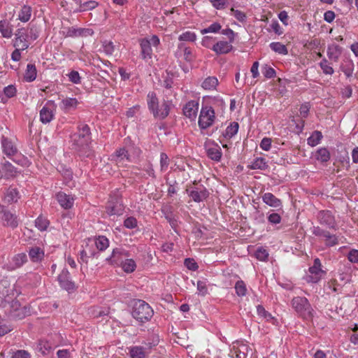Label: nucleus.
I'll return each instance as SVG.
<instances>
[{"label":"nucleus","mask_w":358,"mask_h":358,"mask_svg":"<svg viewBox=\"0 0 358 358\" xmlns=\"http://www.w3.org/2000/svg\"><path fill=\"white\" fill-rule=\"evenodd\" d=\"M178 39L181 41H194L196 40V35L191 31H186L179 36Z\"/></svg>","instance_id":"nucleus-52"},{"label":"nucleus","mask_w":358,"mask_h":358,"mask_svg":"<svg viewBox=\"0 0 358 358\" xmlns=\"http://www.w3.org/2000/svg\"><path fill=\"white\" fill-rule=\"evenodd\" d=\"M5 308V313L11 318L15 320H21L27 314L28 311L25 306H22L18 301H13L8 303L7 308Z\"/></svg>","instance_id":"nucleus-9"},{"label":"nucleus","mask_w":358,"mask_h":358,"mask_svg":"<svg viewBox=\"0 0 358 358\" xmlns=\"http://www.w3.org/2000/svg\"><path fill=\"white\" fill-rule=\"evenodd\" d=\"M49 224V220L47 218L43 217L42 215L38 216V218L35 220V226L40 231L46 230Z\"/></svg>","instance_id":"nucleus-44"},{"label":"nucleus","mask_w":358,"mask_h":358,"mask_svg":"<svg viewBox=\"0 0 358 358\" xmlns=\"http://www.w3.org/2000/svg\"><path fill=\"white\" fill-rule=\"evenodd\" d=\"M239 125L238 122H233L227 127L223 133L224 138H231L234 136L238 131Z\"/></svg>","instance_id":"nucleus-31"},{"label":"nucleus","mask_w":358,"mask_h":358,"mask_svg":"<svg viewBox=\"0 0 358 358\" xmlns=\"http://www.w3.org/2000/svg\"><path fill=\"white\" fill-rule=\"evenodd\" d=\"M231 12L233 13V15L235 17V18L243 22H245V20H246V15L245 14L241 11V10H235L234 8H231Z\"/></svg>","instance_id":"nucleus-59"},{"label":"nucleus","mask_w":358,"mask_h":358,"mask_svg":"<svg viewBox=\"0 0 358 358\" xmlns=\"http://www.w3.org/2000/svg\"><path fill=\"white\" fill-rule=\"evenodd\" d=\"M322 138V134L319 131H315L312 135L308 138V143L310 146L317 145Z\"/></svg>","instance_id":"nucleus-45"},{"label":"nucleus","mask_w":358,"mask_h":358,"mask_svg":"<svg viewBox=\"0 0 358 358\" xmlns=\"http://www.w3.org/2000/svg\"><path fill=\"white\" fill-rule=\"evenodd\" d=\"M178 48L180 49H183V57H184L185 60L189 62L194 59L195 57H194L191 48H187V47H184V45L182 43L178 45Z\"/></svg>","instance_id":"nucleus-46"},{"label":"nucleus","mask_w":358,"mask_h":358,"mask_svg":"<svg viewBox=\"0 0 358 358\" xmlns=\"http://www.w3.org/2000/svg\"><path fill=\"white\" fill-rule=\"evenodd\" d=\"M16 292L14 285L8 280L0 281V305L3 308H7L8 303L15 301Z\"/></svg>","instance_id":"nucleus-6"},{"label":"nucleus","mask_w":358,"mask_h":358,"mask_svg":"<svg viewBox=\"0 0 358 358\" xmlns=\"http://www.w3.org/2000/svg\"><path fill=\"white\" fill-rule=\"evenodd\" d=\"M14 46L24 50L29 47L27 41V34L24 29H18L15 34V39L14 41Z\"/></svg>","instance_id":"nucleus-18"},{"label":"nucleus","mask_w":358,"mask_h":358,"mask_svg":"<svg viewBox=\"0 0 358 358\" xmlns=\"http://www.w3.org/2000/svg\"><path fill=\"white\" fill-rule=\"evenodd\" d=\"M169 165V159L168 155L164 152H162L160 155L161 170L162 171L167 170Z\"/></svg>","instance_id":"nucleus-53"},{"label":"nucleus","mask_w":358,"mask_h":358,"mask_svg":"<svg viewBox=\"0 0 358 358\" xmlns=\"http://www.w3.org/2000/svg\"><path fill=\"white\" fill-rule=\"evenodd\" d=\"M262 200L266 204L273 208H278L282 205L281 201L270 192L265 193L262 196Z\"/></svg>","instance_id":"nucleus-24"},{"label":"nucleus","mask_w":358,"mask_h":358,"mask_svg":"<svg viewBox=\"0 0 358 358\" xmlns=\"http://www.w3.org/2000/svg\"><path fill=\"white\" fill-rule=\"evenodd\" d=\"M131 358H145V348L142 346H133L129 348Z\"/></svg>","instance_id":"nucleus-33"},{"label":"nucleus","mask_w":358,"mask_h":358,"mask_svg":"<svg viewBox=\"0 0 358 358\" xmlns=\"http://www.w3.org/2000/svg\"><path fill=\"white\" fill-rule=\"evenodd\" d=\"M38 350L43 354L46 355L51 349L50 345L47 342L41 341L38 344Z\"/></svg>","instance_id":"nucleus-60"},{"label":"nucleus","mask_w":358,"mask_h":358,"mask_svg":"<svg viewBox=\"0 0 358 358\" xmlns=\"http://www.w3.org/2000/svg\"><path fill=\"white\" fill-rule=\"evenodd\" d=\"M184 264H185V266L189 270H191V271H196L199 267L196 262L193 259H191V258L185 259Z\"/></svg>","instance_id":"nucleus-58"},{"label":"nucleus","mask_w":358,"mask_h":358,"mask_svg":"<svg viewBox=\"0 0 358 358\" xmlns=\"http://www.w3.org/2000/svg\"><path fill=\"white\" fill-rule=\"evenodd\" d=\"M341 52L342 48L337 44H332L328 47V57L334 62H336L338 59Z\"/></svg>","instance_id":"nucleus-26"},{"label":"nucleus","mask_w":358,"mask_h":358,"mask_svg":"<svg viewBox=\"0 0 358 358\" xmlns=\"http://www.w3.org/2000/svg\"><path fill=\"white\" fill-rule=\"evenodd\" d=\"M236 293L239 296H244L247 293V287L243 280H238L235 285Z\"/></svg>","instance_id":"nucleus-47"},{"label":"nucleus","mask_w":358,"mask_h":358,"mask_svg":"<svg viewBox=\"0 0 358 358\" xmlns=\"http://www.w3.org/2000/svg\"><path fill=\"white\" fill-rule=\"evenodd\" d=\"M55 105L53 101H48L40 111V120L44 123H49L54 117Z\"/></svg>","instance_id":"nucleus-13"},{"label":"nucleus","mask_w":358,"mask_h":358,"mask_svg":"<svg viewBox=\"0 0 358 358\" xmlns=\"http://www.w3.org/2000/svg\"><path fill=\"white\" fill-rule=\"evenodd\" d=\"M114 157L115 158V161L117 162H120L124 159H127V162H131V159L130 158V155L128 153V150H127L124 148H120L117 150Z\"/></svg>","instance_id":"nucleus-34"},{"label":"nucleus","mask_w":358,"mask_h":358,"mask_svg":"<svg viewBox=\"0 0 358 358\" xmlns=\"http://www.w3.org/2000/svg\"><path fill=\"white\" fill-rule=\"evenodd\" d=\"M37 71L35 64H28L24 73V79L27 82H32L36 78Z\"/></svg>","instance_id":"nucleus-29"},{"label":"nucleus","mask_w":358,"mask_h":358,"mask_svg":"<svg viewBox=\"0 0 358 358\" xmlns=\"http://www.w3.org/2000/svg\"><path fill=\"white\" fill-rule=\"evenodd\" d=\"M69 80L76 84H78L80 82V77L78 71H72L69 74Z\"/></svg>","instance_id":"nucleus-62"},{"label":"nucleus","mask_w":358,"mask_h":358,"mask_svg":"<svg viewBox=\"0 0 358 358\" xmlns=\"http://www.w3.org/2000/svg\"><path fill=\"white\" fill-rule=\"evenodd\" d=\"M189 196L195 202H201L208 197L209 193L203 185H197L194 183L187 189Z\"/></svg>","instance_id":"nucleus-10"},{"label":"nucleus","mask_w":358,"mask_h":358,"mask_svg":"<svg viewBox=\"0 0 358 358\" xmlns=\"http://www.w3.org/2000/svg\"><path fill=\"white\" fill-rule=\"evenodd\" d=\"M78 132L72 136L73 145L80 155L89 157L92 155L90 145L91 143V133L87 124H80Z\"/></svg>","instance_id":"nucleus-1"},{"label":"nucleus","mask_w":358,"mask_h":358,"mask_svg":"<svg viewBox=\"0 0 358 358\" xmlns=\"http://www.w3.org/2000/svg\"><path fill=\"white\" fill-rule=\"evenodd\" d=\"M218 85V80L215 77H208L202 83V87L205 90H214Z\"/></svg>","instance_id":"nucleus-39"},{"label":"nucleus","mask_w":358,"mask_h":358,"mask_svg":"<svg viewBox=\"0 0 358 358\" xmlns=\"http://www.w3.org/2000/svg\"><path fill=\"white\" fill-rule=\"evenodd\" d=\"M249 167L251 169L265 170L268 168V165L265 161V159L262 157H257L252 162Z\"/></svg>","instance_id":"nucleus-38"},{"label":"nucleus","mask_w":358,"mask_h":358,"mask_svg":"<svg viewBox=\"0 0 358 358\" xmlns=\"http://www.w3.org/2000/svg\"><path fill=\"white\" fill-rule=\"evenodd\" d=\"M182 110L185 117L194 120L199 110V103L194 100L189 101L185 105Z\"/></svg>","instance_id":"nucleus-17"},{"label":"nucleus","mask_w":358,"mask_h":358,"mask_svg":"<svg viewBox=\"0 0 358 358\" xmlns=\"http://www.w3.org/2000/svg\"><path fill=\"white\" fill-rule=\"evenodd\" d=\"M320 65L324 73L329 75H331L334 73V69L331 66H330L328 64V62L327 59H324L322 61H321Z\"/></svg>","instance_id":"nucleus-54"},{"label":"nucleus","mask_w":358,"mask_h":358,"mask_svg":"<svg viewBox=\"0 0 358 358\" xmlns=\"http://www.w3.org/2000/svg\"><path fill=\"white\" fill-rule=\"evenodd\" d=\"M317 217L319 222L321 224L324 225L329 229H336V223L334 217L331 212L324 210L320 211L318 213Z\"/></svg>","instance_id":"nucleus-14"},{"label":"nucleus","mask_w":358,"mask_h":358,"mask_svg":"<svg viewBox=\"0 0 358 358\" xmlns=\"http://www.w3.org/2000/svg\"><path fill=\"white\" fill-rule=\"evenodd\" d=\"M232 43L230 41H220L216 43L213 44L211 49L217 55H224L229 53L233 48L231 45Z\"/></svg>","instance_id":"nucleus-20"},{"label":"nucleus","mask_w":358,"mask_h":358,"mask_svg":"<svg viewBox=\"0 0 358 358\" xmlns=\"http://www.w3.org/2000/svg\"><path fill=\"white\" fill-rule=\"evenodd\" d=\"M215 119V110L211 106H202L199 117V126L201 129L210 127Z\"/></svg>","instance_id":"nucleus-7"},{"label":"nucleus","mask_w":358,"mask_h":358,"mask_svg":"<svg viewBox=\"0 0 358 358\" xmlns=\"http://www.w3.org/2000/svg\"><path fill=\"white\" fill-rule=\"evenodd\" d=\"M272 50L281 55H287L288 53L286 46L279 42H273L270 44Z\"/></svg>","instance_id":"nucleus-42"},{"label":"nucleus","mask_w":358,"mask_h":358,"mask_svg":"<svg viewBox=\"0 0 358 358\" xmlns=\"http://www.w3.org/2000/svg\"><path fill=\"white\" fill-rule=\"evenodd\" d=\"M122 268L126 273H132L135 271L136 264L132 259H127L124 261L120 262Z\"/></svg>","instance_id":"nucleus-36"},{"label":"nucleus","mask_w":358,"mask_h":358,"mask_svg":"<svg viewBox=\"0 0 358 358\" xmlns=\"http://www.w3.org/2000/svg\"><path fill=\"white\" fill-rule=\"evenodd\" d=\"M20 198L19 192L16 188L9 187L5 196V200L8 203L17 202Z\"/></svg>","instance_id":"nucleus-32"},{"label":"nucleus","mask_w":358,"mask_h":358,"mask_svg":"<svg viewBox=\"0 0 358 358\" xmlns=\"http://www.w3.org/2000/svg\"><path fill=\"white\" fill-rule=\"evenodd\" d=\"M124 226L128 229H134L137 227V220L134 217H129L124 220Z\"/></svg>","instance_id":"nucleus-56"},{"label":"nucleus","mask_w":358,"mask_h":358,"mask_svg":"<svg viewBox=\"0 0 358 358\" xmlns=\"http://www.w3.org/2000/svg\"><path fill=\"white\" fill-rule=\"evenodd\" d=\"M141 47V56L144 60H148L152 58V50L148 38H143L140 40Z\"/></svg>","instance_id":"nucleus-21"},{"label":"nucleus","mask_w":358,"mask_h":358,"mask_svg":"<svg viewBox=\"0 0 358 358\" xmlns=\"http://www.w3.org/2000/svg\"><path fill=\"white\" fill-rule=\"evenodd\" d=\"M59 283L61 287L69 292H73L76 289L73 281L71 280L70 273L66 268L62 270L58 278Z\"/></svg>","instance_id":"nucleus-12"},{"label":"nucleus","mask_w":358,"mask_h":358,"mask_svg":"<svg viewBox=\"0 0 358 358\" xmlns=\"http://www.w3.org/2000/svg\"><path fill=\"white\" fill-rule=\"evenodd\" d=\"M30 355L26 350H17L12 356V358H30Z\"/></svg>","instance_id":"nucleus-63"},{"label":"nucleus","mask_w":358,"mask_h":358,"mask_svg":"<svg viewBox=\"0 0 358 358\" xmlns=\"http://www.w3.org/2000/svg\"><path fill=\"white\" fill-rule=\"evenodd\" d=\"M95 245L100 251L105 250L109 245L108 239L103 236H99L95 240Z\"/></svg>","instance_id":"nucleus-41"},{"label":"nucleus","mask_w":358,"mask_h":358,"mask_svg":"<svg viewBox=\"0 0 358 358\" xmlns=\"http://www.w3.org/2000/svg\"><path fill=\"white\" fill-rule=\"evenodd\" d=\"M257 311L259 316H261L267 320H269L270 319L272 318L271 315L269 313H268L265 310V308L261 305H258L257 306Z\"/></svg>","instance_id":"nucleus-55"},{"label":"nucleus","mask_w":358,"mask_h":358,"mask_svg":"<svg viewBox=\"0 0 358 358\" xmlns=\"http://www.w3.org/2000/svg\"><path fill=\"white\" fill-rule=\"evenodd\" d=\"M80 6L79 11L89 10L95 8L98 6V3L95 1H89L82 3L80 0L76 1Z\"/></svg>","instance_id":"nucleus-43"},{"label":"nucleus","mask_w":358,"mask_h":358,"mask_svg":"<svg viewBox=\"0 0 358 358\" xmlns=\"http://www.w3.org/2000/svg\"><path fill=\"white\" fill-rule=\"evenodd\" d=\"M56 198L60 206L65 209H70L74 203V198L70 194L60 192L56 194Z\"/></svg>","instance_id":"nucleus-19"},{"label":"nucleus","mask_w":358,"mask_h":358,"mask_svg":"<svg viewBox=\"0 0 358 358\" xmlns=\"http://www.w3.org/2000/svg\"><path fill=\"white\" fill-rule=\"evenodd\" d=\"M0 32L5 38L11 37L12 30L6 21H0Z\"/></svg>","instance_id":"nucleus-48"},{"label":"nucleus","mask_w":358,"mask_h":358,"mask_svg":"<svg viewBox=\"0 0 358 358\" xmlns=\"http://www.w3.org/2000/svg\"><path fill=\"white\" fill-rule=\"evenodd\" d=\"M206 153L208 157L212 160L219 162L222 157L221 148L218 144L208 143L206 145Z\"/></svg>","instance_id":"nucleus-16"},{"label":"nucleus","mask_w":358,"mask_h":358,"mask_svg":"<svg viewBox=\"0 0 358 358\" xmlns=\"http://www.w3.org/2000/svg\"><path fill=\"white\" fill-rule=\"evenodd\" d=\"M31 15V8L29 6L24 5L22 6L20 13L19 19L24 22L29 20Z\"/></svg>","instance_id":"nucleus-37"},{"label":"nucleus","mask_w":358,"mask_h":358,"mask_svg":"<svg viewBox=\"0 0 358 358\" xmlns=\"http://www.w3.org/2000/svg\"><path fill=\"white\" fill-rule=\"evenodd\" d=\"M348 258L350 262L352 263H357L358 262V250H352L350 251Z\"/></svg>","instance_id":"nucleus-64"},{"label":"nucleus","mask_w":358,"mask_h":358,"mask_svg":"<svg viewBox=\"0 0 358 358\" xmlns=\"http://www.w3.org/2000/svg\"><path fill=\"white\" fill-rule=\"evenodd\" d=\"M3 170L5 171L7 177H14L17 173L16 169L8 162L3 164Z\"/></svg>","instance_id":"nucleus-50"},{"label":"nucleus","mask_w":358,"mask_h":358,"mask_svg":"<svg viewBox=\"0 0 358 358\" xmlns=\"http://www.w3.org/2000/svg\"><path fill=\"white\" fill-rule=\"evenodd\" d=\"M62 108L65 110L76 108L78 106V101L75 98H66L62 101Z\"/></svg>","instance_id":"nucleus-35"},{"label":"nucleus","mask_w":358,"mask_h":358,"mask_svg":"<svg viewBox=\"0 0 358 358\" xmlns=\"http://www.w3.org/2000/svg\"><path fill=\"white\" fill-rule=\"evenodd\" d=\"M222 27L220 23L218 22H214L212 24H210L207 28L203 29L201 30V33L202 34H205L207 33H217L221 29Z\"/></svg>","instance_id":"nucleus-49"},{"label":"nucleus","mask_w":358,"mask_h":358,"mask_svg":"<svg viewBox=\"0 0 358 358\" xmlns=\"http://www.w3.org/2000/svg\"><path fill=\"white\" fill-rule=\"evenodd\" d=\"M128 252L120 248H115L113 250L110 259H107L110 262L111 264H119L123 260L124 257H128Z\"/></svg>","instance_id":"nucleus-22"},{"label":"nucleus","mask_w":358,"mask_h":358,"mask_svg":"<svg viewBox=\"0 0 358 358\" xmlns=\"http://www.w3.org/2000/svg\"><path fill=\"white\" fill-rule=\"evenodd\" d=\"M312 233L316 236L323 237L324 243L327 247H332L338 243V238L336 235L330 234L329 231H326L320 227H313Z\"/></svg>","instance_id":"nucleus-11"},{"label":"nucleus","mask_w":358,"mask_h":358,"mask_svg":"<svg viewBox=\"0 0 358 358\" xmlns=\"http://www.w3.org/2000/svg\"><path fill=\"white\" fill-rule=\"evenodd\" d=\"M3 148V152L8 157L13 156L17 152L16 146L13 144L11 141L7 138H3L1 141Z\"/></svg>","instance_id":"nucleus-23"},{"label":"nucleus","mask_w":358,"mask_h":358,"mask_svg":"<svg viewBox=\"0 0 358 358\" xmlns=\"http://www.w3.org/2000/svg\"><path fill=\"white\" fill-rule=\"evenodd\" d=\"M90 31L88 29L69 27L67 29L66 36L67 37H78L89 34Z\"/></svg>","instance_id":"nucleus-28"},{"label":"nucleus","mask_w":358,"mask_h":358,"mask_svg":"<svg viewBox=\"0 0 358 358\" xmlns=\"http://www.w3.org/2000/svg\"><path fill=\"white\" fill-rule=\"evenodd\" d=\"M162 212L164 213L165 218L169 222L170 225L173 228L178 224V220L173 214V208L171 206H165L162 208Z\"/></svg>","instance_id":"nucleus-25"},{"label":"nucleus","mask_w":358,"mask_h":358,"mask_svg":"<svg viewBox=\"0 0 358 358\" xmlns=\"http://www.w3.org/2000/svg\"><path fill=\"white\" fill-rule=\"evenodd\" d=\"M153 315V310L143 300L134 302L132 310V316L141 322H145L151 319Z\"/></svg>","instance_id":"nucleus-4"},{"label":"nucleus","mask_w":358,"mask_h":358,"mask_svg":"<svg viewBox=\"0 0 358 358\" xmlns=\"http://www.w3.org/2000/svg\"><path fill=\"white\" fill-rule=\"evenodd\" d=\"M325 275L326 271L322 269L320 259L316 258L314 260L313 265L309 268V274L306 276V280L308 282L317 283Z\"/></svg>","instance_id":"nucleus-8"},{"label":"nucleus","mask_w":358,"mask_h":358,"mask_svg":"<svg viewBox=\"0 0 358 358\" xmlns=\"http://www.w3.org/2000/svg\"><path fill=\"white\" fill-rule=\"evenodd\" d=\"M316 159L322 162H327L330 159V152L325 148H320L316 152Z\"/></svg>","instance_id":"nucleus-40"},{"label":"nucleus","mask_w":358,"mask_h":358,"mask_svg":"<svg viewBox=\"0 0 358 358\" xmlns=\"http://www.w3.org/2000/svg\"><path fill=\"white\" fill-rule=\"evenodd\" d=\"M1 213H2L1 219L5 226L10 227L13 229L18 226V220L15 214L11 213L10 211L5 209L4 207L1 208Z\"/></svg>","instance_id":"nucleus-15"},{"label":"nucleus","mask_w":358,"mask_h":358,"mask_svg":"<svg viewBox=\"0 0 358 358\" xmlns=\"http://www.w3.org/2000/svg\"><path fill=\"white\" fill-rule=\"evenodd\" d=\"M148 107L155 118L165 119L170 113L171 101L164 100L159 105L158 98L154 92H150L147 95Z\"/></svg>","instance_id":"nucleus-2"},{"label":"nucleus","mask_w":358,"mask_h":358,"mask_svg":"<svg viewBox=\"0 0 358 358\" xmlns=\"http://www.w3.org/2000/svg\"><path fill=\"white\" fill-rule=\"evenodd\" d=\"M268 220L271 224H279L281 221V217L278 213H272L268 216Z\"/></svg>","instance_id":"nucleus-61"},{"label":"nucleus","mask_w":358,"mask_h":358,"mask_svg":"<svg viewBox=\"0 0 358 358\" xmlns=\"http://www.w3.org/2000/svg\"><path fill=\"white\" fill-rule=\"evenodd\" d=\"M16 92V88L13 85L6 87L3 90V92L8 98H12L15 96Z\"/></svg>","instance_id":"nucleus-57"},{"label":"nucleus","mask_w":358,"mask_h":358,"mask_svg":"<svg viewBox=\"0 0 358 358\" xmlns=\"http://www.w3.org/2000/svg\"><path fill=\"white\" fill-rule=\"evenodd\" d=\"M124 210L122 197L118 191L113 193L106 206V213L109 216L122 215Z\"/></svg>","instance_id":"nucleus-5"},{"label":"nucleus","mask_w":358,"mask_h":358,"mask_svg":"<svg viewBox=\"0 0 358 358\" xmlns=\"http://www.w3.org/2000/svg\"><path fill=\"white\" fill-rule=\"evenodd\" d=\"M29 256L34 262H41L44 257V252L39 247H33L29 249Z\"/></svg>","instance_id":"nucleus-27"},{"label":"nucleus","mask_w":358,"mask_h":358,"mask_svg":"<svg viewBox=\"0 0 358 358\" xmlns=\"http://www.w3.org/2000/svg\"><path fill=\"white\" fill-rule=\"evenodd\" d=\"M27 255L24 253H20L15 255L12 259V264L10 266L11 269L19 268L27 262Z\"/></svg>","instance_id":"nucleus-30"},{"label":"nucleus","mask_w":358,"mask_h":358,"mask_svg":"<svg viewBox=\"0 0 358 358\" xmlns=\"http://www.w3.org/2000/svg\"><path fill=\"white\" fill-rule=\"evenodd\" d=\"M292 306L298 315L305 320L313 318V308L306 297L296 296L292 300Z\"/></svg>","instance_id":"nucleus-3"},{"label":"nucleus","mask_w":358,"mask_h":358,"mask_svg":"<svg viewBox=\"0 0 358 358\" xmlns=\"http://www.w3.org/2000/svg\"><path fill=\"white\" fill-rule=\"evenodd\" d=\"M255 257L260 261H265L268 259V252L263 248H259L255 252Z\"/></svg>","instance_id":"nucleus-51"}]
</instances>
